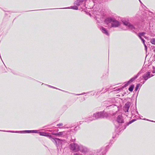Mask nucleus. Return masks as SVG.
Masks as SVG:
<instances>
[{
  "label": "nucleus",
  "mask_w": 155,
  "mask_h": 155,
  "mask_svg": "<svg viewBox=\"0 0 155 155\" xmlns=\"http://www.w3.org/2000/svg\"><path fill=\"white\" fill-rule=\"evenodd\" d=\"M108 116L107 113L104 110L100 112H97L94 113L93 115V117L94 118L93 119L91 117H89V121H88L87 120H86L85 121L89 123L91 121L95 120L104 118H107L108 117Z\"/></svg>",
  "instance_id": "obj_1"
},
{
  "label": "nucleus",
  "mask_w": 155,
  "mask_h": 155,
  "mask_svg": "<svg viewBox=\"0 0 155 155\" xmlns=\"http://www.w3.org/2000/svg\"><path fill=\"white\" fill-rule=\"evenodd\" d=\"M104 22L107 24L111 23V27L116 28L120 25V23L115 18L109 17L106 18L104 20Z\"/></svg>",
  "instance_id": "obj_2"
},
{
  "label": "nucleus",
  "mask_w": 155,
  "mask_h": 155,
  "mask_svg": "<svg viewBox=\"0 0 155 155\" xmlns=\"http://www.w3.org/2000/svg\"><path fill=\"white\" fill-rule=\"evenodd\" d=\"M142 70H140L138 72L136 75H135L134 77L130 78L128 81L126 83V84L123 86L124 87H127L129 84H130V83L133 82L136 79L138 78V77L142 73Z\"/></svg>",
  "instance_id": "obj_3"
},
{
  "label": "nucleus",
  "mask_w": 155,
  "mask_h": 155,
  "mask_svg": "<svg viewBox=\"0 0 155 155\" xmlns=\"http://www.w3.org/2000/svg\"><path fill=\"white\" fill-rule=\"evenodd\" d=\"M108 148L107 145L105 148L102 147L100 150H97L96 152L97 155H104L106 154Z\"/></svg>",
  "instance_id": "obj_4"
},
{
  "label": "nucleus",
  "mask_w": 155,
  "mask_h": 155,
  "mask_svg": "<svg viewBox=\"0 0 155 155\" xmlns=\"http://www.w3.org/2000/svg\"><path fill=\"white\" fill-rule=\"evenodd\" d=\"M90 150V149L87 147L80 144L79 151L81 152L84 154H86L89 153Z\"/></svg>",
  "instance_id": "obj_5"
},
{
  "label": "nucleus",
  "mask_w": 155,
  "mask_h": 155,
  "mask_svg": "<svg viewBox=\"0 0 155 155\" xmlns=\"http://www.w3.org/2000/svg\"><path fill=\"white\" fill-rule=\"evenodd\" d=\"M73 9L77 10L78 9V8L77 6L76 5H74L73 6H71L70 7H65L63 8H48V9H41L39 10H32L31 11H39V10H52V9Z\"/></svg>",
  "instance_id": "obj_6"
},
{
  "label": "nucleus",
  "mask_w": 155,
  "mask_h": 155,
  "mask_svg": "<svg viewBox=\"0 0 155 155\" xmlns=\"http://www.w3.org/2000/svg\"><path fill=\"white\" fill-rule=\"evenodd\" d=\"M80 144L76 143H71L70 145V149L73 151L75 152L79 151Z\"/></svg>",
  "instance_id": "obj_7"
},
{
  "label": "nucleus",
  "mask_w": 155,
  "mask_h": 155,
  "mask_svg": "<svg viewBox=\"0 0 155 155\" xmlns=\"http://www.w3.org/2000/svg\"><path fill=\"white\" fill-rule=\"evenodd\" d=\"M51 138L52 139L51 140L53 142H55L57 147H58V146H62V141H63V140L60 139L59 138L53 137Z\"/></svg>",
  "instance_id": "obj_8"
},
{
  "label": "nucleus",
  "mask_w": 155,
  "mask_h": 155,
  "mask_svg": "<svg viewBox=\"0 0 155 155\" xmlns=\"http://www.w3.org/2000/svg\"><path fill=\"white\" fill-rule=\"evenodd\" d=\"M38 133L39 134L40 136L49 137V138L51 140L52 139L51 138L53 137L50 134L48 133L44 132H39V131Z\"/></svg>",
  "instance_id": "obj_9"
},
{
  "label": "nucleus",
  "mask_w": 155,
  "mask_h": 155,
  "mask_svg": "<svg viewBox=\"0 0 155 155\" xmlns=\"http://www.w3.org/2000/svg\"><path fill=\"white\" fill-rule=\"evenodd\" d=\"M86 2V0H77L74 2V4L77 6H80L83 5Z\"/></svg>",
  "instance_id": "obj_10"
},
{
  "label": "nucleus",
  "mask_w": 155,
  "mask_h": 155,
  "mask_svg": "<svg viewBox=\"0 0 155 155\" xmlns=\"http://www.w3.org/2000/svg\"><path fill=\"white\" fill-rule=\"evenodd\" d=\"M150 72L148 71L144 74L142 76V78L145 81H147L148 79L150 78Z\"/></svg>",
  "instance_id": "obj_11"
},
{
  "label": "nucleus",
  "mask_w": 155,
  "mask_h": 155,
  "mask_svg": "<svg viewBox=\"0 0 155 155\" xmlns=\"http://www.w3.org/2000/svg\"><path fill=\"white\" fill-rule=\"evenodd\" d=\"M117 122L119 124H122L124 123L123 117L120 115L118 116L117 118Z\"/></svg>",
  "instance_id": "obj_12"
},
{
  "label": "nucleus",
  "mask_w": 155,
  "mask_h": 155,
  "mask_svg": "<svg viewBox=\"0 0 155 155\" xmlns=\"http://www.w3.org/2000/svg\"><path fill=\"white\" fill-rule=\"evenodd\" d=\"M131 105V103L130 102H128L126 103L124 107V110L125 112H128L130 107Z\"/></svg>",
  "instance_id": "obj_13"
},
{
  "label": "nucleus",
  "mask_w": 155,
  "mask_h": 155,
  "mask_svg": "<svg viewBox=\"0 0 155 155\" xmlns=\"http://www.w3.org/2000/svg\"><path fill=\"white\" fill-rule=\"evenodd\" d=\"M39 130H25L21 131V133H38Z\"/></svg>",
  "instance_id": "obj_14"
},
{
  "label": "nucleus",
  "mask_w": 155,
  "mask_h": 155,
  "mask_svg": "<svg viewBox=\"0 0 155 155\" xmlns=\"http://www.w3.org/2000/svg\"><path fill=\"white\" fill-rule=\"evenodd\" d=\"M100 30H101V32L103 34L106 35L107 36H109L110 35V34L107 31V30L105 28L102 27L101 28Z\"/></svg>",
  "instance_id": "obj_15"
},
{
  "label": "nucleus",
  "mask_w": 155,
  "mask_h": 155,
  "mask_svg": "<svg viewBox=\"0 0 155 155\" xmlns=\"http://www.w3.org/2000/svg\"><path fill=\"white\" fill-rule=\"evenodd\" d=\"M136 120L135 119H133L132 120H131L130 121L128 122H127L125 124V125H124V129H125L126 128V127L127 126H128L129 124H131L132 123L134 122Z\"/></svg>",
  "instance_id": "obj_16"
},
{
  "label": "nucleus",
  "mask_w": 155,
  "mask_h": 155,
  "mask_svg": "<svg viewBox=\"0 0 155 155\" xmlns=\"http://www.w3.org/2000/svg\"><path fill=\"white\" fill-rule=\"evenodd\" d=\"M135 20L138 21H142V18L141 17V15L137 14L135 17Z\"/></svg>",
  "instance_id": "obj_17"
},
{
  "label": "nucleus",
  "mask_w": 155,
  "mask_h": 155,
  "mask_svg": "<svg viewBox=\"0 0 155 155\" xmlns=\"http://www.w3.org/2000/svg\"><path fill=\"white\" fill-rule=\"evenodd\" d=\"M145 33V32H140L137 35L139 38H142V37H144Z\"/></svg>",
  "instance_id": "obj_18"
},
{
  "label": "nucleus",
  "mask_w": 155,
  "mask_h": 155,
  "mask_svg": "<svg viewBox=\"0 0 155 155\" xmlns=\"http://www.w3.org/2000/svg\"><path fill=\"white\" fill-rule=\"evenodd\" d=\"M122 21L124 25L127 26V27L130 24V22L126 20H122Z\"/></svg>",
  "instance_id": "obj_19"
},
{
  "label": "nucleus",
  "mask_w": 155,
  "mask_h": 155,
  "mask_svg": "<svg viewBox=\"0 0 155 155\" xmlns=\"http://www.w3.org/2000/svg\"><path fill=\"white\" fill-rule=\"evenodd\" d=\"M0 131H4V132H11V133H21V131H11V130H8V131H5V130H0Z\"/></svg>",
  "instance_id": "obj_20"
},
{
  "label": "nucleus",
  "mask_w": 155,
  "mask_h": 155,
  "mask_svg": "<svg viewBox=\"0 0 155 155\" xmlns=\"http://www.w3.org/2000/svg\"><path fill=\"white\" fill-rule=\"evenodd\" d=\"M134 87V84H132L130 86V87L128 88L129 91L131 92H132L133 90Z\"/></svg>",
  "instance_id": "obj_21"
},
{
  "label": "nucleus",
  "mask_w": 155,
  "mask_h": 155,
  "mask_svg": "<svg viewBox=\"0 0 155 155\" xmlns=\"http://www.w3.org/2000/svg\"><path fill=\"white\" fill-rule=\"evenodd\" d=\"M65 92H66V93H68L69 94H73L74 95H76V96H79V95H83V94H84L86 93H88L89 92H87V93H85V92H84V93H83L81 94H75V93H69L68 91H64Z\"/></svg>",
  "instance_id": "obj_22"
},
{
  "label": "nucleus",
  "mask_w": 155,
  "mask_h": 155,
  "mask_svg": "<svg viewBox=\"0 0 155 155\" xmlns=\"http://www.w3.org/2000/svg\"><path fill=\"white\" fill-rule=\"evenodd\" d=\"M141 85L140 84H137L136 86L134 91L136 92L138 89L139 87L141 86Z\"/></svg>",
  "instance_id": "obj_23"
},
{
  "label": "nucleus",
  "mask_w": 155,
  "mask_h": 155,
  "mask_svg": "<svg viewBox=\"0 0 155 155\" xmlns=\"http://www.w3.org/2000/svg\"><path fill=\"white\" fill-rule=\"evenodd\" d=\"M128 27L131 30L135 29V26L131 24L130 23Z\"/></svg>",
  "instance_id": "obj_24"
},
{
  "label": "nucleus",
  "mask_w": 155,
  "mask_h": 155,
  "mask_svg": "<svg viewBox=\"0 0 155 155\" xmlns=\"http://www.w3.org/2000/svg\"><path fill=\"white\" fill-rule=\"evenodd\" d=\"M54 134L56 136H61L63 134V132H61L57 133H54Z\"/></svg>",
  "instance_id": "obj_25"
},
{
  "label": "nucleus",
  "mask_w": 155,
  "mask_h": 155,
  "mask_svg": "<svg viewBox=\"0 0 155 155\" xmlns=\"http://www.w3.org/2000/svg\"><path fill=\"white\" fill-rule=\"evenodd\" d=\"M150 42L152 44L155 45V38H152Z\"/></svg>",
  "instance_id": "obj_26"
},
{
  "label": "nucleus",
  "mask_w": 155,
  "mask_h": 155,
  "mask_svg": "<svg viewBox=\"0 0 155 155\" xmlns=\"http://www.w3.org/2000/svg\"><path fill=\"white\" fill-rule=\"evenodd\" d=\"M47 85L48 86V87H50L52 88H53L56 89H58V90H61V91H64V92L65 91H63V90H60V89H58V88H56V87H53L52 86H51V85Z\"/></svg>",
  "instance_id": "obj_27"
},
{
  "label": "nucleus",
  "mask_w": 155,
  "mask_h": 155,
  "mask_svg": "<svg viewBox=\"0 0 155 155\" xmlns=\"http://www.w3.org/2000/svg\"><path fill=\"white\" fill-rule=\"evenodd\" d=\"M86 120H87V121H89V119H88V118H86V119L84 120V121H83V122L80 121V122H79V124H82V122H84H84H86L85 121Z\"/></svg>",
  "instance_id": "obj_28"
},
{
  "label": "nucleus",
  "mask_w": 155,
  "mask_h": 155,
  "mask_svg": "<svg viewBox=\"0 0 155 155\" xmlns=\"http://www.w3.org/2000/svg\"><path fill=\"white\" fill-rule=\"evenodd\" d=\"M140 38V39H141V40L142 41L143 44H145V41L144 40V39L142 37V38Z\"/></svg>",
  "instance_id": "obj_29"
},
{
  "label": "nucleus",
  "mask_w": 155,
  "mask_h": 155,
  "mask_svg": "<svg viewBox=\"0 0 155 155\" xmlns=\"http://www.w3.org/2000/svg\"><path fill=\"white\" fill-rule=\"evenodd\" d=\"M80 128V127L79 126H77L74 128V131H76L77 130H78Z\"/></svg>",
  "instance_id": "obj_30"
},
{
  "label": "nucleus",
  "mask_w": 155,
  "mask_h": 155,
  "mask_svg": "<svg viewBox=\"0 0 155 155\" xmlns=\"http://www.w3.org/2000/svg\"><path fill=\"white\" fill-rule=\"evenodd\" d=\"M152 68L153 69V70L152 71V72L153 73H155V67L153 66L152 67Z\"/></svg>",
  "instance_id": "obj_31"
},
{
  "label": "nucleus",
  "mask_w": 155,
  "mask_h": 155,
  "mask_svg": "<svg viewBox=\"0 0 155 155\" xmlns=\"http://www.w3.org/2000/svg\"><path fill=\"white\" fill-rule=\"evenodd\" d=\"M144 46V47H145V50L146 51V52L147 51V45H146V44H143Z\"/></svg>",
  "instance_id": "obj_32"
},
{
  "label": "nucleus",
  "mask_w": 155,
  "mask_h": 155,
  "mask_svg": "<svg viewBox=\"0 0 155 155\" xmlns=\"http://www.w3.org/2000/svg\"><path fill=\"white\" fill-rule=\"evenodd\" d=\"M63 125V124L62 123H59V124H58L57 125V126H62Z\"/></svg>",
  "instance_id": "obj_33"
},
{
  "label": "nucleus",
  "mask_w": 155,
  "mask_h": 155,
  "mask_svg": "<svg viewBox=\"0 0 155 155\" xmlns=\"http://www.w3.org/2000/svg\"><path fill=\"white\" fill-rule=\"evenodd\" d=\"M75 140L76 139L75 138L73 139L72 138H71V141L72 142H74Z\"/></svg>",
  "instance_id": "obj_34"
},
{
  "label": "nucleus",
  "mask_w": 155,
  "mask_h": 155,
  "mask_svg": "<svg viewBox=\"0 0 155 155\" xmlns=\"http://www.w3.org/2000/svg\"><path fill=\"white\" fill-rule=\"evenodd\" d=\"M74 155H82V154L78 153H75L74 154Z\"/></svg>",
  "instance_id": "obj_35"
},
{
  "label": "nucleus",
  "mask_w": 155,
  "mask_h": 155,
  "mask_svg": "<svg viewBox=\"0 0 155 155\" xmlns=\"http://www.w3.org/2000/svg\"><path fill=\"white\" fill-rule=\"evenodd\" d=\"M114 142V141L112 140H111L110 141V143H111V144H113Z\"/></svg>",
  "instance_id": "obj_36"
},
{
  "label": "nucleus",
  "mask_w": 155,
  "mask_h": 155,
  "mask_svg": "<svg viewBox=\"0 0 155 155\" xmlns=\"http://www.w3.org/2000/svg\"><path fill=\"white\" fill-rule=\"evenodd\" d=\"M121 88H117V89L116 90L117 91H120V90H121Z\"/></svg>",
  "instance_id": "obj_37"
},
{
  "label": "nucleus",
  "mask_w": 155,
  "mask_h": 155,
  "mask_svg": "<svg viewBox=\"0 0 155 155\" xmlns=\"http://www.w3.org/2000/svg\"><path fill=\"white\" fill-rule=\"evenodd\" d=\"M132 32L134 33H135V34H137V33L134 30H133L132 31Z\"/></svg>",
  "instance_id": "obj_38"
},
{
  "label": "nucleus",
  "mask_w": 155,
  "mask_h": 155,
  "mask_svg": "<svg viewBox=\"0 0 155 155\" xmlns=\"http://www.w3.org/2000/svg\"><path fill=\"white\" fill-rule=\"evenodd\" d=\"M143 120H147V121H149V119H147L146 118H144V119H143Z\"/></svg>",
  "instance_id": "obj_39"
},
{
  "label": "nucleus",
  "mask_w": 155,
  "mask_h": 155,
  "mask_svg": "<svg viewBox=\"0 0 155 155\" xmlns=\"http://www.w3.org/2000/svg\"><path fill=\"white\" fill-rule=\"evenodd\" d=\"M154 76V75L153 74H150V78L151 77H152L153 76Z\"/></svg>",
  "instance_id": "obj_40"
},
{
  "label": "nucleus",
  "mask_w": 155,
  "mask_h": 155,
  "mask_svg": "<svg viewBox=\"0 0 155 155\" xmlns=\"http://www.w3.org/2000/svg\"><path fill=\"white\" fill-rule=\"evenodd\" d=\"M149 121H151V122H155V121H153V120H149Z\"/></svg>",
  "instance_id": "obj_41"
},
{
  "label": "nucleus",
  "mask_w": 155,
  "mask_h": 155,
  "mask_svg": "<svg viewBox=\"0 0 155 155\" xmlns=\"http://www.w3.org/2000/svg\"><path fill=\"white\" fill-rule=\"evenodd\" d=\"M115 137V136H114V134L113 135L112 138L114 139Z\"/></svg>",
  "instance_id": "obj_42"
},
{
  "label": "nucleus",
  "mask_w": 155,
  "mask_h": 155,
  "mask_svg": "<svg viewBox=\"0 0 155 155\" xmlns=\"http://www.w3.org/2000/svg\"><path fill=\"white\" fill-rule=\"evenodd\" d=\"M145 81H143V82H142V84H144L145 83Z\"/></svg>",
  "instance_id": "obj_43"
},
{
  "label": "nucleus",
  "mask_w": 155,
  "mask_h": 155,
  "mask_svg": "<svg viewBox=\"0 0 155 155\" xmlns=\"http://www.w3.org/2000/svg\"><path fill=\"white\" fill-rule=\"evenodd\" d=\"M136 112H137V114L138 115H139V114H138V111H137V110H136Z\"/></svg>",
  "instance_id": "obj_44"
},
{
  "label": "nucleus",
  "mask_w": 155,
  "mask_h": 155,
  "mask_svg": "<svg viewBox=\"0 0 155 155\" xmlns=\"http://www.w3.org/2000/svg\"><path fill=\"white\" fill-rule=\"evenodd\" d=\"M115 127L116 128H118L119 127L118 126H117L116 125H115Z\"/></svg>",
  "instance_id": "obj_45"
},
{
  "label": "nucleus",
  "mask_w": 155,
  "mask_h": 155,
  "mask_svg": "<svg viewBox=\"0 0 155 155\" xmlns=\"http://www.w3.org/2000/svg\"><path fill=\"white\" fill-rule=\"evenodd\" d=\"M145 38H147V37L145 36V35H144V37H143Z\"/></svg>",
  "instance_id": "obj_46"
},
{
  "label": "nucleus",
  "mask_w": 155,
  "mask_h": 155,
  "mask_svg": "<svg viewBox=\"0 0 155 155\" xmlns=\"http://www.w3.org/2000/svg\"><path fill=\"white\" fill-rule=\"evenodd\" d=\"M85 4H84V5H83V6H82V7H83V6H84V7H85V5H84Z\"/></svg>",
  "instance_id": "obj_47"
},
{
  "label": "nucleus",
  "mask_w": 155,
  "mask_h": 155,
  "mask_svg": "<svg viewBox=\"0 0 155 155\" xmlns=\"http://www.w3.org/2000/svg\"><path fill=\"white\" fill-rule=\"evenodd\" d=\"M139 2H140L141 3H142L141 2V1L140 0H139Z\"/></svg>",
  "instance_id": "obj_48"
},
{
  "label": "nucleus",
  "mask_w": 155,
  "mask_h": 155,
  "mask_svg": "<svg viewBox=\"0 0 155 155\" xmlns=\"http://www.w3.org/2000/svg\"><path fill=\"white\" fill-rule=\"evenodd\" d=\"M126 94V92H124V94Z\"/></svg>",
  "instance_id": "obj_49"
},
{
  "label": "nucleus",
  "mask_w": 155,
  "mask_h": 155,
  "mask_svg": "<svg viewBox=\"0 0 155 155\" xmlns=\"http://www.w3.org/2000/svg\"><path fill=\"white\" fill-rule=\"evenodd\" d=\"M136 100H137V99H136ZM135 105H136V101Z\"/></svg>",
  "instance_id": "obj_50"
},
{
  "label": "nucleus",
  "mask_w": 155,
  "mask_h": 155,
  "mask_svg": "<svg viewBox=\"0 0 155 155\" xmlns=\"http://www.w3.org/2000/svg\"><path fill=\"white\" fill-rule=\"evenodd\" d=\"M153 51L154 52H155V49L154 50H153Z\"/></svg>",
  "instance_id": "obj_51"
},
{
  "label": "nucleus",
  "mask_w": 155,
  "mask_h": 155,
  "mask_svg": "<svg viewBox=\"0 0 155 155\" xmlns=\"http://www.w3.org/2000/svg\"><path fill=\"white\" fill-rule=\"evenodd\" d=\"M154 58H155V55H154Z\"/></svg>",
  "instance_id": "obj_52"
},
{
  "label": "nucleus",
  "mask_w": 155,
  "mask_h": 155,
  "mask_svg": "<svg viewBox=\"0 0 155 155\" xmlns=\"http://www.w3.org/2000/svg\"><path fill=\"white\" fill-rule=\"evenodd\" d=\"M138 92L137 93V96L138 95Z\"/></svg>",
  "instance_id": "obj_53"
},
{
  "label": "nucleus",
  "mask_w": 155,
  "mask_h": 155,
  "mask_svg": "<svg viewBox=\"0 0 155 155\" xmlns=\"http://www.w3.org/2000/svg\"><path fill=\"white\" fill-rule=\"evenodd\" d=\"M103 89H104V88H102V90H103Z\"/></svg>",
  "instance_id": "obj_54"
},
{
  "label": "nucleus",
  "mask_w": 155,
  "mask_h": 155,
  "mask_svg": "<svg viewBox=\"0 0 155 155\" xmlns=\"http://www.w3.org/2000/svg\"><path fill=\"white\" fill-rule=\"evenodd\" d=\"M147 55H146V58L147 57Z\"/></svg>",
  "instance_id": "obj_55"
}]
</instances>
